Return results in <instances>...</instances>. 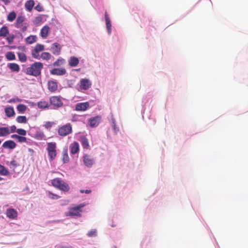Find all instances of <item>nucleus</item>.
<instances>
[{
  "label": "nucleus",
  "instance_id": "aec40b11",
  "mask_svg": "<svg viewBox=\"0 0 248 248\" xmlns=\"http://www.w3.org/2000/svg\"><path fill=\"white\" fill-rule=\"evenodd\" d=\"M79 63V60L74 56L71 57L68 60V64L71 67H75Z\"/></svg>",
  "mask_w": 248,
  "mask_h": 248
},
{
  "label": "nucleus",
  "instance_id": "4468645a",
  "mask_svg": "<svg viewBox=\"0 0 248 248\" xmlns=\"http://www.w3.org/2000/svg\"><path fill=\"white\" fill-rule=\"evenodd\" d=\"M51 50L53 54L58 55L60 54L61 46L58 43H54L51 47Z\"/></svg>",
  "mask_w": 248,
  "mask_h": 248
},
{
  "label": "nucleus",
  "instance_id": "2f4dec72",
  "mask_svg": "<svg viewBox=\"0 0 248 248\" xmlns=\"http://www.w3.org/2000/svg\"><path fill=\"white\" fill-rule=\"evenodd\" d=\"M16 14L14 11L10 12L7 16V20L10 22L13 21L16 18Z\"/></svg>",
  "mask_w": 248,
  "mask_h": 248
},
{
  "label": "nucleus",
  "instance_id": "09e8293b",
  "mask_svg": "<svg viewBox=\"0 0 248 248\" xmlns=\"http://www.w3.org/2000/svg\"><path fill=\"white\" fill-rule=\"evenodd\" d=\"M112 126L115 133H117L119 131V128L116 126L115 122L114 120H112Z\"/></svg>",
  "mask_w": 248,
  "mask_h": 248
},
{
  "label": "nucleus",
  "instance_id": "5701e85b",
  "mask_svg": "<svg viewBox=\"0 0 248 248\" xmlns=\"http://www.w3.org/2000/svg\"><path fill=\"white\" fill-rule=\"evenodd\" d=\"M34 5V1L33 0H27L25 4V7L26 9L31 12Z\"/></svg>",
  "mask_w": 248,
  "mask_h": 248
},
{
  "label": "nucleus",
  "instance_id": "f3484780",
  "mask_svg": "<svg viewBox=\"0 0 248 248\" xmlns=\"http://www.w3.org/2000/svg\"><path fill=\"white\" fill-rule=\"evenodd\" d=\"M47 85L48 90L51 92H54L58 89L57 83L54 81H49Z\"/></svg>",
  "mask_w": 248,
  "mask_h": 248
},
{
  "label": "nucleus",
  "instance_id": "a878e982",
  "mask_svg": "<svg viewBox=\"0 0 248 248\" xmlns=\"http://www.w3.org/2000/svg\"><path fill=\"white\" fill-rule=\"evenodd\" d=\"M5 112L6 116L11 117L15 115V111L13 107H8L5 108Z\"/></svg>",
  "mask_w": 248,
  "mask_h": 248
},
{
  "label": "nucleus",
  "instance_id": "dca6fc26",
  "mask_svg": "<svg viewBox=\"0 0 248 248\" xmlns=\"http://www.w3.org/2000/svg\"><path fill=\"white\" fill-rule=\"evenodd\" d=\"M50 31V29L49 26L46 25L44 26L41 30L40 35L43 38H46Z\"/></svg>",
  "mask_w": 248,
  "mask_h": 248
},
{
  "label": "nucleus",
  "instance_id": "f704fd0d",
  "mask_svg": "<svg viewBox=\"0 0 248 248\" xmlns=\"http://www.w3.org/2000/svg\"><path fill=\"white\" fill-rule=\"evenodd\" d=\"M6 58L9 61L16 60V56L13 52H8L5 55Z\"/></svg>",
  "mask_w": 248,
  "mask_h": 248
},
{
  "label": "nucleus",
  "instance_id": "9b49d317",
  "mask_svg": "<svg viewBox=\"0 0 248 248\" xmlns=\"http://www.w3.org/2000/svg\"><path fill=\"white\" fill-rule=\"evenodd\" d=\"M89 107L88 102L78 103L76 105V110L77 111H85Z\"/></svg>",
  "mask_w": 248,
  "mask_h": 248
},
{
  "label": "nucleus",
  "instance_id": "473e14b6",
  "mask_svg": "<svg viewBox=\"0 0 248 248\" xmlns=\"http://www.w3.org/2000/svg\"><path fill=\"white\" fill-rule=\"evenodd\" d=\"M17 110L20 113H24L26 110L27 106L23 104H19L17 106Z\"/></svg>",
  "mask_w": 248,
  "mask_h": 248
},
{
  "label": "nucleus",
  "instance_id": "39448f33",
  "mask_svg": "<svg viewBox=\"0 0 248 248\" xmlns=\"http://www.w3.org/2000/svg\"><path fill=\"white\" fill-rule=\"evenodd\" d=\"M84 206V204H80L75 207L70 208L68 212L66 213V216L70 217L80 216L81 208Z\"/></svg>",
  "mask_w": 248,
  "mask_h": 248
},
{
  "label": "nucleus",
  "instance_id": "c03bdc74",
  "mask_svg": "<svg viewBox=\"0 0 248 248\" xmlns=\"http://www.w3.org/2000/svg\"><path fill=\"white\" fill-rule=\"evenodd\" d=\"M28 26V24L27 23H25V24L22 25L21 27H17V28L20 29V30L24 32L27 30Z\"/></svg>",
  "mask_w": 248,
  "mask_h": 248
},
{
  "label": "nucleus",
  "instance_id": "ea45409f",
  "mask_svg": "<svg viewBox=\"0 0 248 248\" xmlns=\"http://www.w3.org/2000/svg\"><path fill=\"white\" fill-rule=\"evenodd\" d=\"M15 36L14 34H11L9 36H7L6 38L7 41L9 44H12L13 42V40L15 38Z\"/></svg>",
  "mask_w": 248,
  "mask_h": 248
},
{
  "label": "nucleus",
  "instance_id": "c85d7f7f",
  "mask_svg": "<svg viewBox=\"0 0 248 248\" xmlns=\"http://www.w3.org/2000/svg\"><path fill=\"white\" fill-rule=\"evenodd\" d=\"M6 164L9 166L10 168L12 170H15V169L19 166V164L18 162L15 160H13L10 162H7Z\"/></svg>",
  "mask_w": 248,
  "mask_h": 248
},
{
  "label": "nucleus",
  "instance_id": "a18cd8bd",
  "mask_svg": "<svg viewBox=\"0 0 248 248\" xmlns=\"http://www.w3.org/2000/svg\"><path fill=\"white\" fill-rule=\"evenodd\" d=\"M48 195H49V197L52 199H58L60 198L59 196H58L56 194H53L51 192H48Z\"/></svg>",
  "mask_w": 248,
  "mask_h": 248
},
{
  "label": "nucleus",
  "instance_id": "2eb2a0df",
  "mask_svg": "<svg viewBox=\"0 0 248 248\" xmlns=\"http://www.w3.org/2000/svg\"><path fill=\"white\" fill-rule=\"evenodd\" d=\"M6 214L7 217L11 219H15L17 216L16 211L13 208L7 209Z\"/></svg>",
  "mask_w": 248,
  "mask_h": 248
},
{
  "label": "nucleus",
  "instance_id": "de8ad7c7",
  "mask_svg": "<svg viewBox=\"0 0 248 248\" xmlns=\"http://www.w3.org/2000/svg\"><path fill=\"white\" fill-rule=\"evenodd\" d=\"M62 160L64 163L69 161V156L67 153L63 154Z\"/></svg>",
  "mask_w": 248,
  "mask_h": 248
},
{
  "label": "nucleus",
  "instance_id": "f03ea898",
  "mask_svg": "<svg viewBox=\"0 0 248 248\" xmlns=\"http://www.w3.org/2000/svg\"><path fill=\"white\" fill-rule=\"evenodd\" d=\"M52 185L59 189L67 192L70 189V187L67 183L62 181L59 178H56L51 180Z\"/></svg>",
  "mask_w": 248,
  "mask_h": 248
},
{
  "label": "nucleus",
  "instance_id": "79ce46f5",
  "mask_svg": "<svg viewBox=\"0 0 248 248\" xmlns=\"http://www.w3.org/2000/svg\"><path fill=\"white\" fill-rule=\"evenodd\" d=\"M16 132L20 135H22V136H25L26 135V131L24 129H21V128H20V129H17L16 131Z\"/></svg>",
  "mask_w": 248,
  "mask_h": 248
},
{
  "label": "nucleus",
  "instance_id": "bb28decb",
  "mask_svg": "<svg viewBox=\"0 0 248 248\" xmlns=\"http://www.w3.org/2000/svg\"><path fill=\"white\" fill-rule=\"evenodd\" d=\"M13 139H16L19 142H25L27 141V138L23 136H20L18 135L13 134L11 136Z\"/></svg>",
  "mask_w": 248,
  "mask_h": 248
},
{
  "label": "nucleus",
  "instance_id": "6ab92c4d",
  "mask_svg": "<svg viewBox=\"0 0 248 248\" xmlns=\"http://www.w3.org/2000/svg\"><path fill=\"white\" fill-rule=\"evenodd\" d=\"M2 146L5 148L12 149L16 147V144L13 140H10L5 141L2 145Z\"/></svg>",
  "mask_w": 248,
  "mask_h": 248
},
{
  "label": "nucleus",
  "instance_id": "f257e3e1",
  "mask_svg": "<svg viewBox=\"0 0 248 248\" xmlns=\"http://www.w3.org/2000/svg\"><path fill=\"white\" fill-rule=\"evenodd\" d=\"M43 68V64L40 62H35L31 66L27 68L25 72L27 75L37 77L40 75L42 69Z\"/></svg>",
  "mask_w": 248,
  "mask_h": 248
},
{
  "label": "nucleus",
  "instance_id": "7ed1b4c3",
  "mask_svg": "<svg viewBox=\"0 0 248 248\" xmlns=\"http://www.w3.org/2000/svg\"><path fill=\"white\" fill-rule=\"evenodd\" d=\"M72 133V125L70 123H67L59 127L58 135L61 137H65Z\"/></svg>",
  "mask_w": 248,
  "mask_h": 248
},
{
  "label": "nucleus",
  "instance_id": "864d4df0",
  "mask_svg": "<svg viewBox=\"0 0 248 248\" xmlns=\"http://www.w3.org/2000/svg\"><path fill=\"white\" fill-rule=\"evenodd\" d=\"M5 5L8 4L12 0H1Z\"/></svg>",
  "mask_w": 248,
  "mask_h": 248
},
{
  "label": "nucleus",
  "instance_id": "9d476101",
  "mask_svg": "<svg viewBox=\"0 0 248 248\" xmlns=\"http://www.w3.org/2000/svg\"><path fill=\"white\" fill-rule=\"evenodd\" d=\"M83 158L84 165L88 167H91L94 163L93 158L89 155H84Z\"/></svg>",
  "mask_w": 248,
  "mask_h": 248
},
{
  "label": "nucleus",
  "instance_id": "6e6d98bb",
  "mask_svg": "<svg viewBox=\"0 0 248 248\" xmlns=\"http://www.w3.org/2000/svg\"><path fill=\"white\" fill-rule=\"evenodd\" d=\"M3 179V178H2V177H0V181H2Z\"/></svg>",
  "mask_w": 248,
  "mask_h": 248
},
{
  "label": "nucleus",
  "instance_id": "4c0bfd02",
  "mask_svg": "<svg viewBox=\"0 0 248 248\" xmlns=\"http://www.w3.org/2000/svg\"><path fill=\"white\" fill-rule=\"evenodd\" d=\"M42 59L45 60H49L51 58V55L49 52H43L41 55Z\"/></svg>",
  "mask_w": 248,
  "mask_h": 248
},
{
  "label": "nucleus",
  "instance_id": "a19ab883",
  "mask_svg": "<svg viewBox=\"0 0 248 248\" xmlns=\"http://www.w3.org/2000/svg\"><path fill=\"white\" fill-rule=\"evenodd\" d=\"M64 60L63 59H58L54 62V66H60L64 63Z\"/></svg>",
  "mask_w": 248,
  "mask_h": 248
},
{
  "label": "nucleus",
  "instance_id": "423d86ee",
  "mask_svg": "<svg viewBox=\"0 0 248 248\" xmlns=\"http://www.w3.org/2000/svg\"><path fill=\"white\" fill-rule=\"evenodd\" d=\"M51 105L53 106L54 108H58L63 106V102L60 97L57 96H53L49 98Z\"/></svg>",
  "mask_w": 248,
  "mask_h": 248
},
{
  "label": "nucleus",
  "instance_id": "8fccbe9b",
  "mask_svg": "<svg viewBox=\"0 0 248 248\" xmlns=\"http://www.w3.org/2000/svg\"><path fill=\"white\" fill-rule=\"evenodd\" d=\"M45 135L42 132H39L36 134V137L39 139L42 140L45 137Z\"/></svg>",
  "mask_w": 248,
  "mask_h": 248
},
{
  "label": "nucleus",
  "instance_id": "1a4fd4ad",
  "mask_svg": "<svg viewBox=\"0 0 248 248\" xmlns=\"http://www.w3.org/2000/svg\"><path fill=\"white\" fill-rule=\"evenodd\" d=\"M101 117L96 116L94 117L90 118L88 122L89 125L92 127H95L98 126L100 123Z\"/></svg>",
  "mask_w": 248,
  "mask_h": 248
},
{
  "label": "nucleus",
  "instance_id": "412c9836",
  "mask_svg": "<svg viewBox=\"0 0 248 248\" xmlns=\"http://www.w3.org/2000/svg\"><path fill=\"white\" fill-rule=\"evenodd\" d=\"M7 67L12 72H18L20 71V67L16 63H9L8 64Z\"/></svg>",
  "mask_w": 248,
  "mask_h": 248
},
{
  "label": "nucleus",
  "instance_id": "f8f14e48",
  "mask_svg": "<svg viewBox=\"0 0 248 248\" xmlns=\"http://www.w3.org/2000/svg\"><path fill=\"white\" fill-rule=\"evenodd\" d=\"M66 73L65 69L63 68H54L50 71V74L53 75L62 76Z\"/></svg>",
  "mask_w": 248,
  "mask_h": 248
},
{
  "label": "nucleus",
  "instance_id": "c756f323",
  "mask_svg": "<svg viewBox=\"0 0 248 248\" xmlns=\"http://www.w3.org/2000/svg\"><path fill=\"white\" fill-rule=\"evenodd\" d=\"M9 134L10 132L8 127H0V136H6Z\"/></svg>",
  "mask_w": 248,
  "mask_h": 248
},
{
  "label": "nucleus",
  "instance_id": "5fc2aeb1",
  "mask_svg": "<svg viewBox=\"0 0 248 248\" xmlns=\"http://www.w3.org/2000/svg\"><path fill=\"white\" fill-rule=\"evenodd\" d=\"M42 20V18L40 16H37L35 18V20L41 21Z\"/></svg>",
  "mask_w": 248,
  "mask_h": 248
},
{
  "label": "nucleus",
  "instance_id": "e433bc0d",
  "mask_svg": "<svg viewBox=\"0 0 248 248\" xmlns=\"http://www.w3.org/2000/svg\"><path fill=\"white\" fill-rule=\"evenodd\" d=\"M16 121L18 123L25 124L27 122V119L25 116H19L16 118Z\"/></svg>",
  "mask_w": 248,
  "mask_h": 248
},
{
  "label": "nucleus",
  "instance_id": "4be33fe9",
  "mask_svg": "<svg viewBox=\"0 0 248 248\" xmlns=\"http://www.w3.org/2000/svg\"><path fill=\"white\" fill-rule=\"evenodd\" d=\"M9 33V30L8 27L4 25L0 29V37H5Z\"/></svg>",
  "mask_w": 248,
  "mask_h": 248
},
{
  "label": "nucleus",
  "instance_id": "6e6552de",
  "mask_svg": "<svg viewBox=\"0 0 248 248\" xmlns=\"http://www.w3.org/2000/svg\"><path fill=\"white\" fill-rule=\"evenodd\" d=\"M92 86V82L88 79L82 78L80 80L79 87L81 89L87 90Z\"/></svg>",
  "mask_w": 248,
  "mask_h": 248
},
{
  "label": "nucleus",
  "instance_id": "cd10ccee",
  "mask_svg": "<svg viewBox=\"0 0 248 248\" xmlns=\"http://www.w3.org/2000/svg\"><path fill=\"white\" fill-rule=\"evenodd\" d=\"M19 61L22 62H25L27 61V58L26 54L22 52H17Z\"/></svg>",
  "mask_w": 248,
  "mask_h": 248
},
{
  "label": "nucleus",
  "instance_id": "4d7b16f0",
  "mask_svg": "<svg viewBox=\"0 0 248 248\" xmlns=\"http://www.w3.org/2000/svg\"><path fill=\"white\" fill-rule=\"evenodd\" d=\"M116 248V247L114 246V247H113V248Z\"/></svg>",
  "mask_w": 248,
  "mask_h": 248
},
{
  "label": "nucleus",
  "instance_id": "603ef678",
  "mask_svg": "<svg viewBox=\"0 0 248 248\" xmlns=\"http://www.w3.org/2000/svg\"><path fill=\"white\" fill-rule=\"evenodd\" d=\"M11 132L12 133L15 132L16 130V126L15 125H13L11 126Z\"/></svg>",
  "mask_w": 248,
  "mask_h": 248
},
{
  "label": "nucleus",
  "instance_id": "b1692460",
  "mask_svg": "<svg viewBox=\"0 0 248 248\" xmlns=\"http://www.w3.org/2000/svg\"><path fill=\"white\" fill-rule=\"evenodd\" d=\"M82 146L84 149H88L89 148V143L88 139L85 137H81L80 140Z\"/></svg>",
  "mask_w": 248,
  "mask_h": 248
},
{
  "label": "nucleus",
  "instance_id": "37998d69",
  "mask_svg": "<svg viewBox=\"0 0 248 248\" xmlns=\"http://www.w3.org/2000/svg\"><path fill=\"white\" fill-rule=\"evenodd\" d=\"M87 235L89 237L95 236L96 235V230L95 229L91 230L88 232Z\"/></svg>",
  "mask_w": 248,
  "mask_h": 248
},
{
  "label": "nucleus",
  "instance_id": "3c124183",
  "mask_svg": "<svg viewBox=\"0 0 248 248\" xmlns=\"http://www.w3.org/2000/svg\"><path fill=\"white\" fill-rule=\"evenodd\" d=\"M80 192L81 193H85L86 194H89L91 192V190H80Z\"/></svg>",
  "mask_w": 248,
  "mask_h": 248
},
{
  "label": "nucleus",
  "instance_id": "72a5a7b5",
  "mask_svg": "<svg viewBox=\"0 0 248 248\" xmlns=\"http://www.w3.org/2000/svg\"><path fill=\"white\" fill-rule=\"evenodd\" d=\"M37 106L39 108L44 109L48 108V104L46 101H41L37 103Z\"/></svg>",
  "mask_w": 248,
  "mask_h": 248
},
{
  "label": "nucleus",
  "instance_id": "0eeeda50",
  "mask_svg": "<svg viewBox=\"0 0 248 248\" xmlns=\"http://www.w3.org/2000/svg\"><path fill=\"white\" fill-rule=\"evenodd\" d=\"M45 47L43 45L37 44L34 46L33 49L31 51V55L33 58L39 59V52L44 50Z\"/></svg>",
  "mask_w": 248,
  "mask_h": 248
},
{
  "label": "nucleus",
  "instance_id": "ddd939ff",
  "mask_svg": "<svg viewBox=\"0 0 248 248\" xmlns=\"http://www.w3.org/2000/svg\"><path fill=\"white\" fill-rule=\"evenodd\" d=\"M70 150L72 154L75 155L78 152L79 146L78 142L74 141L70 145Z\"/></svg>",
  "mask_w": 248,
  "mask_h": 248
},
{
  "label": "nucleus",
  "instance_id": "7c9ffc66",
  "mask_svg": "<svg viewBox=\"0 0 248 248\" xmlns=\"http://www.w3.org/2000/svg\"><path fill=\"white\" fill-rule=\"evenodd\" d=\"M9 174L8 170L3 165L0 164V175L6 176Z\"/></svg>",
  "mask_w": 248,
  "mask_h": 248
},
{
  "label": "nucleus",
  "instance_id": "a211bd4d",
  "mask_svg": "<svg viewBox=\"0 0 248 248\" xmlns=\"http://www.w3.org/2000/svg\"><path fill=\"white\" fill-rule=\"evenodd\" d=\"M105 21H106V27L108 30V33L110 34L111 32V24L110 20L108 17V16L107 14V12H105Z\"/></svg>",
  "mask_w": 248,
  "mask_h": 248
},
{
  "label": "nucleus",
  "instance_id": "49530a36",
  "mask_svg": "<svg viewBox=\"0 0 248 248\" xmlns=\"http://www.w3.org/2000/svg\"><path fill=\"white\" fill-rule=\"evenodd\" d=\"M34 9L38 12H42L44 11L43 7L40 3L35 6Z\"/></svg>",
  "mask_w": 248,
  "mask_h": 248
},
{
  "label": "nucleus",
  "instance_id": "c9c22d12",
  "mask_svg": "<svg viewBox=\"0 0 248 248\" xmlns=\"http://www.w3.org/2000/svg\"><path fill=\"white\" fill-rule=\"evenodd\" d=\"M36 41V36L31 35L26 38V42L29 44H32Z\"/></svg>",
  "mask_w": 248,
  "mask_h": 248
},
{
  "label": "nucleus",
  "instance_id": "20e7f679",
  "mask_svg": "<svg viewBox=\"0 0 248 248\" xmlns=\"http://www.w3.org/2000/svg\"><path fill=\"white\" fill-rule=\"evenodd\" d=\"M47 147L46 148L48 152V156L51 160H53L56 156V143L55 142L47 143Z\"/></svg>",
  "mask_w": 248,
  "mask_h": 248
},
{
  "label": "nucleus",
  "instance_id": "58836bf2",
  "mask_svg": "<svg viewBox=\"0 0 248 248\" xmlns=\"http://www.w3.org/2000/svg\"><path fill=\"white\" fill-rule=\"evenodd\" d=\"M55 123L54 122H46L44 125L43 126L46 129H48L52 127V126L55 124Z\"/></svg>",
  "mask_w": 248,
  "mask_h": 248
},
{
  "label": "nucleus",
  "instance_id": "393cba45",
  "mask_svg": "<svg viewBox=\"0 0 248 248\" xmlns=\"http://www.w3.org/2000/svg\"><path fill=\"white\" fill-rule=\"evenodd\" d=\"M25 20V18L23 16H18L16 19V27H21L22 25L25 23L24 22Z\"/></svg>",
  "mask_w": 248,
  "mask_h": 248
}]
</instances>
